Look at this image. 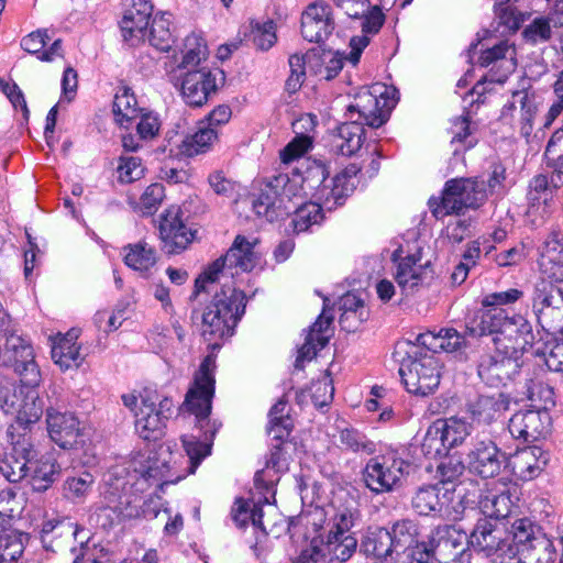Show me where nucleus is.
I'll list each match as a JSON object with an SVG mask.
<instances>
[{
	"label": "nucleus",
	"instance_id": "7ed1b4c3",
	"mask_svg": "<svg viewBox=\"0 0 563 563\" xmlns=\"http://www.w3.org/2000/svg\"><path fill=\"white\" fill-rule=\"evenodd\" d=\"M245 306L246 299L241 290L228 287L217 292L202 314L203 338L214 341L231 336Z\"/></svg>",
	"mask_w": 563,
	"mask_h": 563
},
{
	"label": "nucleus",
	"instance_id": "49530a36",
	"mask_svg": "<svg viewBox=\"0 0 563 563\" xmlns=\"http://www.w3.org/2000/svg\"><path fill=\"white\" fill-rule=\"evenodd\" d=\"M515 555L525 563H551L555 558V549L550 539L539 534L522 549H514Z\"/></svg>",
	"mask_w": 563,
	"mask_h": 563
},
{
	"label": "nucleus",
	"instance_id": "603ef678",
	"mask_svg": "<svg viewBox=\"0 0 563 563\" xmlns=\"http://www.w3.org/2000/svg\"><path fill=\"white\" fill-rule=\"evenodd\" d=\"M95 482V476L89 472L68 476L63 483V496L74 504H81L91 493Z\"/></svg>",
	"mask_w": 563,
	"mask_h": 563
},
{
	"label": "nucleus",
	"instance_id": "6e6552de",
	"mask_svg": "<svg viewBox=\"0 0 563 563\" xmlns=\"http://www.w3.org/2000/svg\"><path fill=\"white\" fill-rule=\"evenodd\" d=\"M409 463L396 450L372 457L363 472L366 486L374 493H387L400 486L408 474Z\"/></svg>",
	"mask_w": 563,
	"mask_h": 563
},
{
	"label": "nucleus",
	"instance_id": "bf43d9fd",
	"mask_svg": "<svg viewBox=\"0 0 563 563\" xmlns=\"http://www.w3.org/2000/svg\"><path fill=\"white\" fill-rule=\"evenodd\" d=\"M292 225L296 232H303L322 220V208L316 202H302L294 207Z\"/></svg>",
	"mask_w": 563,
	"mask_h": 563
},
{
	"label": "nucleus",
	"instance_id": "a211bd4d",
	"mask_svg": "<svg viewBox=\"0 0 563 563\" xmlns=\"http://www.w3.org/2000/svg\"><path fill=\"white\" fill-rule=\"evenodd\" d=\"M335 29L332 7L324 1L309 4L301 15V34L311 43L327 41Z\"/></svg>",
	"mask_w": 563,
	"mask_h": 563
},
{
	"label": "nucleus",
	"instance_id": "79ce46f5",
	"mask_svg": "<svg viewBox=\"0 0 563 563\" xmlns=\"http://www.w3.org/2000/svg\"><path fill=\"white\" fill-rule=\"evenodd\" d=\"M33 457L34 452L31 454V463L29 464L31 483L34 490L44 492L55 481L56 475H58L59 465L51 456H41L37 460H33Z\"/></svg>",
	"mask_w": 563,
	"mask_h": 563
},
{
	"label": "nucleus",
	"instance_id": "f3484780",
	"mask_svg": "<svg viewBox=\"0 0 563 563\" xmlns=\"http://www.w3.org/2000/svg\"><path fill=\"white\" fill-rule=\"evenodd\" d=\"M402 253V249L399 247L391 255L396 264L394 277L402 292L409 294L432 278V269L428 262L421 263L420 250L406 256Z\"/></svg>",
	"mask_w": 563,
	"mask_h": 563
},
{
	"label": "nucleus",
	"instance_id": "e2e57ef3",
	"mask_svg": "<svg viewBox=\"0 0 563 563\" xmlns=\"http://www.w3.org/2000/svg\"><path fill=\"white\" fill-rule=\"evenodd\" d=\"M516 111H519L522 121H530L532 118L536 106L532 96L528 91H515L511 96V100L504 106L501 117L504 119L508 115L512 117Z\"/></svg>",
	"mask_w": 563,
	"mask_h": 563
},
{
	"label": "nucleus",
	"instance_id": "423d86ee",
	"mask_svg": "<svg viewBox=\"0 0 563 563\" xmlns=\"http://www.w3.org/2000/svg\"><path fill=\"white\" fill-rule=\"evenodd\" d=\"M486 190L472 178H453L445 183L441 197L429 200L431 213L437 219L460 214L466 209L478 208L486 200Z\"/></svg>",
	"mask_w": 563,
	"mask_h": 563
},
{
	"label": "nucleus",
	"instance_id": "20e7f679",
	"mask_svg": "<svg viewBox=\"0 0 563 563\" xmlns=\"http://www.w3.org/2000/svg\"><path fill=\"white\" fill-rule=\"evenodd\" d=\"M122 401L134 412L135 429L144 440H156L163 432L165 420L173 412V401L157 390L144 388L140 396L125 394Z\"/></svg>",
	"mask_w": 563,
	"mask_h": 563
},
{
	"label": "nucleus",
	"instance_id": "338daca9",
	"mask_svg": "<svg viewBox=\"0 0 563 563\" xmlns=\"http://www.w3.org/2000/svg\"><path fill=\"white\" fill-rule=\"evenodd\" d=\"M162 125L161 117L156 112L144 109L134 122L133 131L135 130L141 140H153L161 137Z\"/></svg>",
	"mask_w": 563,
	"mask_h": 563
},
{
	"label": "nucleus",
	"instance_id": "f704fd0d",
	"mask_svg": "<svg viewBox=\"0 0 563 563\" xmlns=\"http://www.w3.org/2000/svg\"><path fill=\"white\" fill-rule=\"evenodd\" d=\"M417 342L434 355L440 351L452 353L466 346L465 336L455 329H442L439 333H422L418 335Z\"/></svg>",
	"mask_w": 563,
	"mask_h": 563
},
{
	"label": "nucleus",
	"instance_id": "412c9836",
	"mask_svg": "<svg viewBox=\"0 0 563 563\" xmlns=\"http://www.w3.org/2000/svg\"><path fill=\"white\" fill-rule=\"evenodd\" d=\"M9 437L12 449L0 460V473L9 482L18 483L27 475L33 445L26 433L18 434L15 439L10 430Z\"/></svg>",
	"mask_w": 563,
	"mask_h": 563
},
{
	"label": "nucleus",
	"instance_id": "0eeeda50",
	"mask_svg": "<svg viewBox=\"0 0 563 563\" xmlns=\"http://www.w3.org/2000/svg\"><path fill=\"white\" fill-rule=\"evenodd\" d=\"M255 243L256 241L251 242L244 236L238 235L225 255L216 260L196 279L194 296L205 290L207 283L218 280L219 275L234 277L240 273L252 271L257 264V255L254 251Z\"/></svg>",
	"mask_w": 563,
	"mask_h": 563
},
{
	"label": "nucleus",
	"instance_id": "4be33fe9",
	"mask_svg": "<svg viewBox=\"0 0 563 563\" xmlns=\"http://www.w3.org/2000/svg\"><path fill=\"white\" fill-rule=\"evenodd\" d=\"M153 5L147 0H131L120 22L122 37L131 45L145 41Z\"/></svg>",
	"mask_w": 563,
	"mask_h": 563
},
{
	"label": "nucleus",
	"instance_id": "39448f33",
	"mask_svg": "<svg viewBox=\"0 0 563 563\" xmlns=\"http://www.w3.org/2000/svg\"><path fill=\"white\" fill-rule=\"evenodd\" d=\"M43 401L35 387L15 386L10 382H0V408L4 413L13 416L15 423L8 429L14 435L18 429L26 430L35 424L43 415Z\"/></svg>",
	"mask_w": 563,
	"mask_h": 563
},
{
	"label": "nucleus",
	"instance_id": "ddd939ff",
	"mask_svg": "<svg viewBox=\"0 0 563 563\" xmlns=\"http://www.w3.org/2000/svg\"><path fill=\"white\" fill-rule=\"evenodd\" d=\"M214 369V356H206L195 374L192 385L183 404V408L195 415L199 421L208 418L211 411L216 383Z\"/></svg>",
	"mask_w": 563,
	"mask_h": 563
},
{
	"label": "nucleus",
	"instance_id": "f03ea898",
	"mask_svg": "<svg viewBox=\"0 0 563 563\" xmlns=\"http://www.w3.org/2000/svg\"><path fill=\"white\" fill-rule=\"evenodd\" d=\"M465 332L470 336H482L487 333L504 334L514 341L517 349L529 350L534 342L531 323L521 314L509 313L503 308H489L477 311L467 323Z\"/></svg>",
	"mask_w": 563,
	"mask_h": 563
},
{
	"label": "nucleus",
	"instance_id": "bb28decb",
	"mask_svg": "<svg viewBox=\"0 0 563 563\" xmlns=\"http://www.w3.org/2000/svg\"><path fill=\"white\" fill-rule=\"evenodd\" d=\"M504 463L503 454L490 441H479L468 453V467L482 477H494L500 472Z\"/></svg>",
	"mask_w": 563,
	"mask_h": 563
},
{
	"label": "nucleus",
	"instance_id": "8fccbe9b",
	"mask_svg": "<svg viewBox=\"0 0 563 563\" xmlns=\"http://www.w3.org/2000/svg\"><path fill=\"white\" fill-rule=\"evenodd\" d=\"M243 29L244 36L261 51L269 49L277 41L276 25L272 20H252Z\"/></svg>",
	"mask_w": 563,
	"mask_h": 563
},
{
	"label": "nucleus",
	"instance_id": "7c9ffc66",
	"mask_svg": "<svg viewBox=\"0 0 563 563\" xmlns=\"http://www.w3.org/2000/svg\"><path fill=\"white\" fill-rule=\"evenodd\" d=\"M509 408V399L501 393L481 395L467 405V412L473 421L479 424H490L499 419Z\"/></svg>",
	"mask_w": 563,
	"mask_h": 563
},
{
	"label": "nucleus",
	"instance_id": "de8ad7c7",
	"mask_svg": "<svg viewBox=\"0 0 563 563\" xmlns=\"http://www.w3.org/2000/svg\"><path fill=\"white\" fill-rule=\"evenodd\" d=\"M347 55H343V53L339 51H323L320 54L314 53V55L309 57V67L314 70V73L324 79L334 78L342 69L344 60H350L346 58Z\"/></svg>",
	"mask_w": 563,
	"mask_h": 563
},
{
	"label": "nucleus",
	"instance_id": "37998d69",
	"mask_svg": "<svg viewBox=\"0 0 563 563\" xmlns=\"http://www.w3.org/2000/svg\"><path fill=\"white\" fill-rule=\"evenodd\" d=\"M26 536L0 523V563H19Z\"/></svg>",
	"mask_w": 563,
	"mask_h": 563
},
{
	"label": "nucleus",
	"instance_id": "f257e3e1",
	"mask_svg": "<svg viewBox=\"0 0 563 563\" xmlns=\"http://www.w3.org/2000/svg\"><path fill=\"white\" fill-rule=\"evenodd\" d=\"M328 172L323 164L312 161L307 162L303 174L294 173L292 176L279 174L267 178L268 190L273 191L278 202V209L288 214L292 207L302 203L307 198H317V189L325 181Z\"/></svg>",
	"mask_w": 563,
	"mask_h": 563
},
{
	"label": "nucleus",
	"instance_id": "58836bf2",
	"mask_svg": "<svg viewBox=\"0 0 563 563\" xmlns=\"http://www.w3.org/2000/svg\"><path fill=\"white\" fill-rule=\"evenodd\" d=\"M468 544L486 555L500 550L501 533L488 519L478 520L470 536Z\"/></svg>",
	"mask_w": 563,
	"mask_h": 563
},
{
	"label": "nucleus",
	"instance_id": "1a4fd4ad",
	"mask_svg": "<svg viewBox=\"0 0 563 563\" xmlns=\"http://www.w3.org/2000/svg\"><path fill=\"white\" fill-rule=\"evenodd\" d=\"M428 560L438 563H471L468 537L453 526L434 528L424 547Z\"/></svg>",
	"mask_w": 563,
	"mask_h": 563
},
{
	"label": "nucleus",
	"instance_id": "9d476101",
	"mask_svg": "<svg viewBox=\"0 0 563 563\" xmlns=\"http://www.w3.org/2000/svg\"><path fill=\"white\" fill-rule=\"evenodd\" d=\"M441 360L429 352L419 357L408 356L399 368V375L406 389L415 395L427 396L432 394L440 384Z\"/></svg>",
	"mask_w": 563,
	"mask_h": 563
},
{
	"label": "nucleus",
	"instance_id": "9b49d317",
	"mask_svg": "<svg viewBox=\"0 0 563 563\" xmlns=\"http://www.w3.org/2000/svg\"><path fill=\"white\" fill-rule=\"evenodd\" d=\"M5 332V342L1 352L2 363L13 368L21 383L36 387L42 380L40 367L35 361V352L29 340L15 332Z\"/></svg>",
	"mask_w": 563,
	"mask_h": 563
},
{
	"label": "nucleus",
	"instance_id": "5fc2aeb1",
	"mask_svg": "<svg viewBox=\"0 0 563 563\" xmlns=\"http://www.w3.org/2000/svg\"><path fill=\"white\" fill-rule=\"evenodd\" d=\"M390 532L385 528H377L366 533L362 541V550L367 555L383 559L395 552Z\"/></svg>",
	"mask_w": 563,
	"mask_h": 563
},
{
	"label": "nucleus",
	"instance_id": "c85d7f7f",
	"mask_svg": "<svg viewBox=\"0 0 563 563\" xmlns=\"http://www.w3.org/2000/svg\"><path fill=\"white\" fill-rule=\"evenodd\" d=\"M361 18H363L362 34L353 36L349 43L350 52L346 58L353 66L358 64L363 51L371 43L372 36L379 32L385 22V15L378 5H369Z\"/></svg>",
	"mask_w": 563,
	"mask_h": 563
},
{
	"label": "nucleus",
	"instance_id": "a18cd8bd",
	"mask_svg": "<svg viewBox=\"0 0 563 563\" xmlns=\"http://www.w3.org/2000/svg\"><path fill=\"white\" fill-rule=\"evenodd\" d=\"M526 395L536 409L547 410L554 406V390L543 373L536 374L526 383Z\"/></svg>",
	"mask_w": 563,
	"mask_h": 563
},
{
	"label": "nucleus",
	"instance_id": "4468645a",
	"mask_svg": "<svg viewBox=\"0 0 563 563\" xmlns=\"http://www.w3.org/2000/svg\"><path fill=\"white\" fill-rule=\"evenodd\" d=\"M131 467L144 479L158 485L176 483L185 476L178 472L173 453L163 446L155 452L139 453L132 459Z\"/></svg>",
	"mask_w": 563,
	"mask_h": 563
},
{
	"label": "nucleus",
	"instance_id": "6e6d98bb",
	"mask_svg": "<svg viewBox=\"0 0 563 563\" xmlns=\"http://www.w3.org/2000/svg\"><path fill=\"white\" fill-rule=\"evenodd\" d=\"M231 118V109L228 106L217 107L208 117L201 121L192 136V141H213L219 136V126L227 123Z\"/></svg>",
	"mask_w": 563,
	"mask_h": 563
},
{
	"label": "nucleus",
	"instance_id": "72a5a7b5",
	"mask_svg": "<svg viewBox=\"0 0 563 563\" xmlns=\"http://www.w3.org/2000/svg\"><path fill=\"white\" fill-rule=\"evenodd\" d=\"M390 532L394 551L397 554V561H405L410 551H426V542L419 541V528L411 520H401L396 522Z\"/></svg>",
	"mask_w": 563,
	"mask_h": 563
},
{
	"label": "nucleus",
	"instance_id": "ea45409f",
	"mask_svg": "<svg viewBox=\"0 0 563 563\" xmlns=\"http://www.w3.org/2000/svg\"><path fill=\"white\" fill-rule=\"evenodd\" d=\"M294 428V421L289 413L288 401L285 397L271 408L268 412L267 433L279 442L289 437Z\"/></svg>",
	"mask_w": 563,
	"mask_h": 563
},
{
	"label": "nucleus",
	"instance_id": "f8f14e48",
	"mask_svg": "<svg viewBox=\"0 0 563 563\" xmlns=\"http://www.w3.org/2000/svg\"><path fill=\"white\" fill-rule=\"evenodd\" d=\"M396 89L382 82L373 84L371 87L362 88L354 104L349 109L360 113L366 123L372 128H378L388 118L389 112L397 103Z\"/></svg>",
	"mask_w": 563,
	"mask_h": 563
},
{
	"label": "nucleus",
	"instance_id": "5701e85b",
	"mask_svg": "<svg viewBox=\"0 0 563 563\" xmlns=\"http://www.w3.org/2000/svg\"><path fill=\"white\" fill-rule=\"evenodd\" d=\"M521 361L498 355L497 351L484 355L478 364V375L492 387H499L512 380L518 374Z\"/></svg>",
	"mask_w": 563,
	"mask_h": 563
},
{
	"label": "nucleus",
	"instance_id": "680f3d73",
	"mask_svg": "<svg viewBox=\"0 0 563 563\" xmlns=\"http://www.w3.org/2000/svg\"><path fill=\"white\" fill-rule=\"evenodd\" d=\"M169 146L162 147V154L168 153L172 162H188L189 159L208 153L212 143H168Z\"/></svg>",
	"mask_w": 563,
	"mask_h": 563
},
{
	"label": "nucleus",
	"instance_id": "052dcab7",
	"mask_svg": "<svg viewBox=\"0 0 563 563\" xmlns=\"http://www.w3.org/2000/svg\"><path fill=\"white\" fill-rule=\"evenodd\" d=\"M164 198V186L158 183L151 184L141 195L139 202L133 205V209L141 216H152L158 210Z\"/></svg>",
	"mask_w": 563,
	"mask_h": 563
},
{
	"label": "nucleus",
	"instance_id": "774afa93",
	"mask_svg": "<svg viewBox=\"0 0 563 563\" xmlns=\"http://www.w3.org/2000/svg\"><path fill=\"white\" fill-rule=\"evenodd\" d=\"M208 184L217 196L236 201L241 185L228 178L222 170H214L208 176Z\"/></svg>",
	"mask_w": 563,
	"mask_h": 563
},
{
	"label": "nucleus",
	"instance_id": "09e8293b",
	"mask_svg": "<svg viewBox=\"0 0 563 563\" xmlns=\"http://www.w3.org/2000/svg\"><path fill=\"white\" fill-rule=\"evenodd\" d=\"M435 421L449 450L462 445L472 433V426L464 418L452 416Z\"/></svg>",
	"mask_w": 563,
	"mask_h": 563
},
{
	"label": "nucleus",
	"instance_id": "2f4dec72",
	"mask_svg": "<svg viewBox=\"0 0 563 563\" xmlns=\"http://www.w3.org/2000/svg\"><path fill=\"white\" fill-rule=\"evenodd\" d=\"M549 462V453L540 446H529L518 451L511 461L517 477L531 481L539 476Z\"/></svg>",
	"mask_w": 563,
	"mask_h": 563
},
{
	"label": "nucleus",
	"instance_id": "0e129e2a",
	"mask_svg": "<svg viewBox=\"0 0 563 563\" xmlns=\"http://www.w3.org/2000/svg\"><path fill=\"white\" fill-rule=\"evenodd\" d=\"M252 208L256 216L264 217L269 222L283 217V212L278 209L275 195H273V191L268 190L267 179L264 183V187L261 189V194L253 199Z\"/></svg>",
	"mask_w": 563,
	"mask_h": 563
},
{
	"label": "nucleus",
	"instance_id": "dca6fc26",
	"mask_svg": "<svg viewBox=\"0 0 563 563\" xmlns=\"http://www.w3.org/2000/svg\"><path fill=\"white\" fill-rule=\"evenodd\" d=\"M532 307L539 323L548 331L563 333V290L545 282L536 285Z\"/></svg>",
	"mask_w": 563,
	"mask_h": 563
},
{
	"label": "nucleus",
	"instance_id": "2eb2a0df",
	"mask_svg": "<svg viewBox=\"0 0 563 563\" xmlns=\"http://www.w3.org/2000/svg\"><path fill=\"white\" fill-rule=\"evenodd\" d=\"M223 82L224 73L220 69L201 67L187 70L180 77V93L188 106L201 107Z\"/></svg>",
	"mask_w": 563,
	"mask_h": 563
},
{
	"label": "nucleus",
	"instance_id": "c03bdc74",
	"mask_svg": "<svg viewBox=\"0 0 563 563\" xmlns=\"http://www.w3.org/2000/svg\"><path fill=\"white\" fill-rule=\"evenodd\" d=\"M443 487L440 485H426L420 487L412 497V508L423 516L432 512L442 514L445 494L441 497Z\"/></svg>",
	"mask_w": 563,
	"mask_h": 563
},
{
	"label": "nucleus",
	"instance_id": "69168bd1",
	"mask_svg": "<svg viewBox=\"0 0 563 563\" xmlns=\"http://www.w3.org/2000/svg\"><path fill=\"white\" fill-rule=\"evenodd\" d=\"M440 424L433 421L427 429L421 443L422 453L429 459L445 456L449 449L440 431Z\"/></svg>",
	"mask_w": 563,
	"mask_h": 563
},
{
	"label": "nucleus",
	"instance_id": "864d4df0",
	"mask_svg": "<svg viewBox=\"0 0 563 563\" xmlns=\"http://www.w3.org/2000/svg\"><path fill=\"white\" fill-rule=\"evenodd\" d=\"M150 44L162 52L170 48L173 35L170 32L169 14L161 13L151 19L146 38Z\"/></svg>",
	"mask_w": 563,
	"mask_h": 563
},
{
	"label": "nucleus",
	"instance_id": "aec40b11",
	"mask_svg": "<svg viewBox=\"0 0 563 563\" xmlns=\"http://www.w3.org/2000/svg\"><path fill=\"white\" fill-rule=\"evenodd\" d=\"M515 439L533 442L547 437L551 430V417L547 410H526L515 413L508 423Z\"/></svg>",
	"mask_w": 563,
	"mask_h": 563
},
{
	"label": "nucleus",
	"instance_id": "6ab92c4d",
	"mask_svg": "<svg viewBox=\"0 0 563 563\" xmlns=\"http://www.w3.org/2000/svg\"><path fill=\"white\" fill-rule=\"evenodd\" d=\"M159 238L163 250L168 254H176L184 251L192 241L194 234L181 219L178 207H170L165 210L159 222Z\"/></svg>",
	"mask_w": 563,
	"mask_h": 563
},
{
	"label": "nucleus",
	"instance_id": "c756f323",
	"mask_svg": "<svg viewBox=\"0 0 563 563\" xmlns=\"http://www.w3.org/2000/svg\"><path fill=\"white\" fill-rule=\"evenodd\" d=\"M541 282L549 285L563 283V241L556 234L551 235L543 244L539 258Z\"/></svg>",
	"mask_w": 563,
	"mask_h": 563
},
{
	"label": "nucleus",
	"instance_id": "4d7b16f0",
	"mask_svg": "<svg viewBox=\"0 0 563 563\" xmlns=\"http://www.w3.org/2000/svg\"><path fill=\"white\" fill-rule=\"evenodd\" d=\"M181 64L183 68H190L198 66L208 56V48L205 40L197 34L188 35L181 49Z\"/></svg>",
	"mask_w": 563,
	"mask_h": 563
},
{
	"label": "nucleus",
	"instance_id": "e433bc0d",
	"mask_svg": "<svg viewBox=\"0 0 563 563\" xmlns=\"http://www.w3.org/2000/svg\"><path fill=\"white\" fill-rule=\"evenodd\" d=\"M122 255L125 265L142 275L147 274L157 262L155 249L145 241L125 245Z\"/></svg>",
	"mask_w": 563,
	"mask_h": 563
},
{
	"label": "nucleus",
	"instance_id": "13d9d810",
	"mask_svg": "<svg viewBox=\"0 0 563 563\" xmlns=\"http://www.w3.org/2000/svg\"><path fill=\"white\" fill-rule=\"evenodd\" d=\"M479 507L487 517H507L511 507L510 496L506 492H488L481 497Z\"/></svg>",
	"mask_w": 563,
	"mask_h": 563
},
{
	"label": "nucleus",
	"instance_id": "c9c22d12",
	"mask_svg": "<svg viewBox=\"0 0 563 563\" xmlns=\"http://www.w3.org/2000/svg\"><path fill=\"white\" fill-rule=\"evenodd\" d=\"M77 338V332L71 330L54 341L52 358L62 371L77 368L84 360L80 355V346L76 342Z\"/></svg>",
	"mask_w": 563,
	"mask_h": 563
},
{
	"label": "nucleus",
	"instance_id": "4c0bfd02",
	"mask_svg": "<svg viewBox=\"0 0 563 563\" xmlns=\"http://www.w3.org/2000/svg\"><path fill=\"white\" fill-rule=\"evenodd\" d=\"M49 41L46 30H37L22 38L21 47L30 54H37L40 60L51 63L63 57V49L62 42L55 40L48 49L43 51Z\"/></svg>",
	"mask_w": 563,
	"mask_h": 563
},
{
	"label": "nucleus",
	"instance_id": "a878e982",
	"mask_svg": "<svg viewBox=\"0 0 563 563\" xmlns=\"http://www.w3.org/2000/svg\"><path fill=\"white\" fill-rule=\"evenodd\" d=\"M144 109L139 107L134 92L129 87H121L114 95L112 114L115 125L122 131L123 140L133 139V125Z\"/></svg>",
	"mask_w": 563,
	"mask_h": 563
},
{
	"label": "nucleus",
	"instance_id": "393cba45",
	"mask_svg": "<svg viewBox=\"0 0 563 563\" xmlns=\"http://www.w3.org/2000/svg\"><path fill=\"white\" fill-rule=\"evenodd\" d=\"M562 186L563 178L558 179L555 173L550 177L543 174L534 176L529 183L527 214L532 217L533 221L538 216L543 218L555 191Z\"/></svg>",
	"mask_w": 563,
	"mask_h": 563
},
{
	"label": "nucleus",
	"instance_id": "b1692460",
	"mask_svg": "<svg viewBox=\"0 0 563 563\" xmlns=\"http://www.w3.org/2000/svg\"><path fill=\"white\" fill-rule=\"evenodd\" d=\"M46 422L51 439L62 449H74L84 442L80 422L73 413L48 410Z\"/></svg>",
	"mask_w": 563,
	"mask_h": 563
},
{
	"label": "nucleus",
	"instance_id": "3c124183",
	"mask_svg": "<svg viewBox=\"0 0 563 563\" xmlns=\"http://www.w3.org/2000/svg\"><path fill=\"white\" fill-rule=\"evenodd\" d=\"M357 540L353 534H346L344 538L335 534H328L325 543L322 545V553L325 554L327 562L338 561L346 562L355 552Z\"/></svg>",
	"mask_w": 563,
	"mask_h": 563
},
{
	"label": "nucleus",
	"instance_id": "a19ab883",
	"mask_svg": "<svg viewBox=\"0 0 563 563\" xmlns=\"http://www.w3.org/2000/svg\"><path fill=\"white\" fill-rule=\"evenodd\" d=\"M514 55L515 48L507 42H501L498 45L483 52L479 57V64L486 67L494 62L500 60V66L504 69V74L501 76H495L492 74L490 81L503 84L507 76L511 74L516 68Z\"/></svg>",
	"mask_w": 563,
	"mask_h": 563
},
{
	"label": "nucleus",
	"instance_id": "cd10ccee",
	"mask_svg": "<svg viewBox=\"0 0 563 563\" xmlns=\"http://www.w3.org/2000/svg\"><path fill=\"white\" fill-rule=\"evenodd\" d=\"M125 486L126 482L117 472L109 473L106 476L100 490L101 500L96 505V512L99 516L102 512H110L107 515V520L102 522L103 527L112 526L114 518H118L122 512L120 505Z\"/></svg>",
	"mask_w": 563,
	"mask_h": 563
},
{
	"label": "nucleus",
	"instance_id": "473e14b6",
	"mask_svg": "<svg viewBox=\"0 0 563 563\" xmlns=\"http://www.w3.org/2000/svg\"><path fill=\"white\" fill-rule=\"evenodd\" d=\"M357 172L358 168L352 165L336 174L329 185L323 181L317 189L318 199L325 203L333 201V205H341V200L354 191Z\"/></svg>",
	"mask_w": 563,
	"mask_h": 563
}]
</instances>
